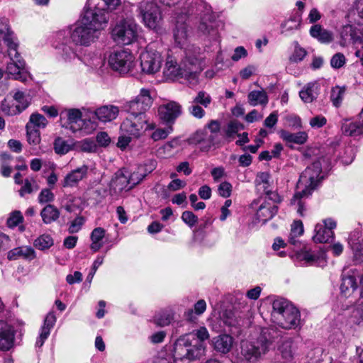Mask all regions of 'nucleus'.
Wrapping results in <instances>:
<instances>
[{"mask_svg":"<svg viewBox=\"0 0 363 363\" xmlns=\"http://www.w3.org/2000/svg\"><path fill=\"white\" fill-rule=\"evenodd\" d=\"M54 199V194L49 189H42L38 197V202L41 204L52 202Z\"/></svg>","mask_w":363,"mask_h":363,"instance_id":"nucleus-55","label":"nucleus"},{"mask_svg":"<svg viewBox=\"0 0 363 363\" xmlns=\"http://www.w3.org/2000/svg\"><path fill=\"white\" fill-rule=\"evenodd\" d=\"M24 67L25 62L23 60L14 59V61H11L8 63L6 71L9 74L12 75L17 79L18 75H19L21 71L24 69Z\"/></svg>","mask_w":363,"mask_h":363,"instance_id":"nucleus-41","label":"nucleus"},{"mask_svg":"<svg viewBox=\"0 0 363 363\" xmlns=\"http://www.w3.org/2000/svg\"><path fill=\"white\" fill-rule=\"evenodd\" d=\"M106 23L104 11L97 8L87 9L75 27L68 33L69 38L76 45L89 46L99 38L103 25Z\"/></svg>","mask_w":363,"mask_h":363,"instance_id":"nucleus-1","label":"nucleus"},{"mask_svg":"<svg viewBox=\"0 0 363 363\" xmlns=\"http://www.w3.org/2000/svg\"><path fill=\"white\" fill-rule=\"evenodd\" d=\"M299 23L296 18H290L282 23V33H286L288 31L296 30L298 28Z\"/></svg>","mask_w":363,"mask_h":363,"instance_id":"nucleus-62","label":"nucleus"},{"mask_svg":"<svg viewBox=\"0 0 363 363\" xmlns=\"http://www.w3.org/2000/svg\"><path fill=\"white\" fill-rule=\"evenodd\" d=\"M126 173L128 174V180L130 185V189H133L135 186L138 184L146 176V174L143 172L142 167H138L137 170L130 173L126 169Z\"/></svg>","mask_w":363,"mask_h":363,"instance_id":"nucleus-43","label":"nucleus"},{"mask_svg":"<svg viewBox=\"0 0 363 363\" xmlns=\"http://www.w3.org/2000/svg\"><path fill=\"white\" fill-rule=\"evenodd\" d=\"M155 123H150L146 115L129 114L121 123V133L132 135L133 138H139L147 130H154Z\"/></svg>","mask_w":363,"mask_h":363,"instance_id":"nucleus-7","label":"nucleus"},{"mask_svg":"<svg viewBox=\"0 0 363 363\" xmlns=\"http://www.w3.org/2000/svg\"><path fill=\"white\" fill-rule=\"evenodd\" d=\"M201 57L199 51L189 50L180 67L172 56L167 57L163 74L168 79L174 80L179 77L186 79L191 86L199 82V76L202 71Z\"/></svg>","mask_w":363,"mask_h":363,"instance_id":"nucleus-2","label":"nucleus"},{"mask_svg":"<svg viewBox=\"0 0 363 363\" xmlns=\"http://www.w3.org/2000/svg\"><path fill=\"white\" fill-rule=\"evenodd\" d=\"M15 40L16 38L11 40V43L13 45V46H11V45H9V43H6L8 47V55L10 57L11 61H14V59L23 60L17 50L18 44L15 41Z\"/></svg>","mask_w":363,"mask_h":363,"instance_id":"nucleus-60","label":"nucleus"},{"mask_svg":"<svg viewBox=\"0 0 363 363\" xmlns=\"http://www.w3.org/2000/svg\"><path fill=\"white\" fill-rule=\"evenodd\" d=\"M310 35L323 44H328L333 40V32L323 28L320 25L315 24L310 28Z\"/></svg>","mask_w":363,"mask_h":363,"instance_id":"nucleus-25","label":"nucleus"},{"mask_svg":"<svg viewBox=\"0 0 363 363\" xmlns=\"http://www.w3.org/2000/svg\"><path fill=\"white\" fill-rule=\"evenodd\" d=\"M140 59L141 70L147 74H154L159 72L163 62L161 53L150 45L140 54Z\"/></svg>","mask_w":363,"mask_h":363,"instance_id":"nucleus-12","label":"nucleus"},{"mask_svg":"<svg viewBox=\"0 0 363 363\" xmlns=\"http://www.w3.org/2000/svg\"><path fill=\"white\" fill-rule=\"evenodd\" d=\"M345 89L344 87L336 86L333 87L330 93V100L335 107H339L342 101Z\"/></svg>","mask_w":363,"mask_h":363,"instance_id":"nucleus-46","label":"nucleus"},{"mask_svg":"<svg viewBox=\"0 0 363 363\" xmlns=\"http://www.w3.org/2000/svg\"><path fill=\"white\" fill-rule=\"evenodd\" d=\"M356 151L355 147L352 145L346 146L340 155L341 162L346 165L351 164L354 159Z\"/></svg>","mask_w":363,"mask_h":363,"instance_id":"nucleus-45","label":"nucleus"},{"mask_svg":"<svg viewBox=\"0 0 363 363\" xmlns=\"http://www.w3.org/2000/svg\"><path fill=\"white\" fill-rule=\"evenodd\" d=\"M232 191V185L228 182H222L218 188V194L223 198H228L230 196Z\"/></svg>","mask_w":363,"mask_h":363,"instance_id":"nucleus-64","label":"nucleus"},{"mask_svg":"<svg viewBox=\"0 0 363 363\" xmlns=\"http://www.w3.org/2000/svg\"><path fill=\"white\" fill-rule=\"evenodd\" d=\"M13 99L20 108H13L11 110L7 109L9 113L11 114H19L28 107L30 101L29 95H26L21 91H17L13 94Z\"/></svg>","mask_w":363,"mask_h":363,"instance_id":"nucleus-28","label":"nucleus"},{"mask_svg":"<svg viewBox=\"0 0 363 363\" xmlns=\"http://www.w3.org/2000/svg\"><path fill=\"white\" fill-rule=\"evenodd\" d=\"M248 101L252 106L257 105L266 106L268 103L267 92L262 90H254L250 91L247 96Z\"/></svg>","mask_w":363,"mask_h":363,"instance_id":"nucleus-33","label":"nucleus"},{"mask_svg":"<svg viewBox=\"0 0 363 363\" xmlns=\"http://www.w3.org/2000/svg\"><path fill=\"white\" fill-rule=\"evenodd\" d=\"M58 37L62 42L56 46L57 54L64 62H71L77 57V45H74L68 37H65L62 32L58 34Z\"/></svg>","mask_w":363,"mask_h":363,"instance_id":"nucleus-17","label":"nucleus"},{"mask_svg":"<svg viewBox=\"0 0 363 363\" xmlns=\"http://www.w3.org/2000/svg\"><path fill=\"white\" fill-rule=\"evenodd\" d=\"M36 257L35 250L28 246L18 247L8 252L7 258L9 260H16L19 258L32 260Z\"/></svg>","mask_w":363,"mask_h":363,"instance_id":"nucleus-23","label":"nucleus"},{"mask_svg":"<svg viewBox=\"0 0 363 363\" xmlns=\"http://www.w3.org/2000/svg\"><path fill=\"white\" fill-rule=\"evenodd\" d=\"M327 123V119L322 115L315 116L310 119L309 124L313 128H320Z\"/></svg>","mask_w":363,"mask_h":363,"instance_id":"nucleus-63","label":"nucleus"},{"mask_svg":"<svg viewBox=\"0 0 363 363\" xmlns=\"http://www.w3.org/2000/svg\"><path fill=\"white\" fill-rule=\"evenodd\" d=\"M278 350L282 357L286 362H289L293 359L295 354L296 347L291 338H288L282 341L281 344L279 346Z\"/></svg>","mask_w":363,"mask_h":363,"instance_id":"nucleus-32","label":"nucleus"},{"mask_svg":"<svg viewBox=\"0 0 363 363\" xmlns=\"http://www.w3.org/2000/svg\"><path fill=\"white\" fill-rule=\"evenodd\" d=\"M83 110L87 112L89 121L91 122L92 128L96 126V119L103 123L110 122L116 119L119 113L118 108L113 105L103 106L96 110L90 108H84Z\"/></svg>","mask_w":363,"mask_h":363,"instance_id":"nucleus-14","label":"nucleus"},{"mask_svg":"<svg viewBox=\"0 0 363 363\" xmlns=\"http://www.w3.org/2000/svg\"><path fill=\"white\" fill-rule=\"evenodd\" d=\"M174 315L172 311H165L159 313L155 318V323L161 327L169 325L173 320Z\"/></svg>","mask_w":363,"mask_h":363,"instance_id":"nucleus-47","label":"nucleus"},{"mask_svg":"<svg viewBox=\"0 0 363 363\" xmlns=\"http://www.w3.org/2000/svg\"><path fill=\"white\" fill-rule=\"evenodd\" d=\"M340 37L341 46H345L350 42L356 43L359 39L354 28L351 25H346L342 28L340 32Z\"/></svg>","mask_w":363,"mask_h":363,"instance_id":"nucleus-37","label":"nucleus"},{"mask_svg":"<svg viewBox=\"0 0 363 363\" xmlns=\"http://www.w3.org/2000/svg\"><path fill=\"white\" fill-rule=\"evenodd\" d=\"M182 105L174 101H170L162 104L158 108V116L160 119L167 123L173 124L176 119L182 115Z\"/></svg>","mask_w":363,"mask_h":363,"instance_id":"nucleus-16","label":"nucleus"},{"mask_svg":"<svg viewBox=\"0 0 363 363\" xmlns=\"http://www.w3.org/2000/svg\"><path fill=\"white\" fill-rule=\"evenodd\" d=\"M84 111L85 112L84 120L82 119V112L77 108H69L62 113L61 118L62 119L63 116L66 118V121L62 124V126L69 129L73 133L82 130L84 121L89 119L87 112L84 110Z\"/></svg>","mask_w":363,"mask_h":363,"instance_id":"nucleus-15","label":"nucleus"},{"mask_svg":"<svg viewBox=\"0 0 363 363\" xmlns=\"http://www.w3.org/2000/svg\"><path fill=\"white\" fill-rule=\"evenodd\" d=\"M109 187L111 192L114 194L131 189L128 180L126 169H119L115 173L110 182Z\"/></svg>","mask_w":363,"mask_h":363,"instance_id":"nucleus-20","label":"nucleus"},{"mask_svg":"<svg viewBox=\"0 0 363 363\" xmlns=\"http://www.w3.org/2000/svg\"><path fill=\"white\" fill-rule=\"evenodd\" d=\"M192 140L194 143L201 144L202 149L208 150L212 147L208 140V130L206 129L197 131Z\"/></svg>","mask_w":363,"mask_h":363,"instance_id":"nucleus-42","label":"nucleus"},{"mask_svg":"<svg viewBox=\"0 0 363 363\" xmlns=\"http://www.w3.org/2000/svg\"><path fill=\"white\" fill-rule=\"evenodd\" d=\"M318 85L315 82L307 84L299 92L301 99L305 103H311L318 97Z\"/></svg>","mask_w":363,"mask_h":363,"instance_id":"nucleus-30","label":"nucleus"},{"mask_svg":"<svg viewBox=\"0 0 363 363\" xmlns=\"http://www.w3.org/2000/svg\"><path fill=\"white\" fill-rule=\"evenodd\" d=\"M184 336H191V340H194V341H201L203 343H204V340L209 338L208 332L205 327H201L198 330H194L191 333Z\"/></svg>","mask_w":363,"mask_h":363,"instance_id":"nucleus-49","label":"nucleus"},{"mask_svg":"<svg viewBox=\"0 0 363 363\" xmlns=\"http://www.w3.org/2000/svg\"><path fill=\"white\" fill-rule=\"evenodd\" d=\"M357 288V282L353 275H343L340 285V291L345 296H349Z\"/></svg>","mask_w":363,"mask_h":363,"instance_id":"nucleus-34","label":"nucleus"},{"mask_svg":"<svg viewBox=\"0 0 363 363\" xmlns=\"http://www.w3.org/2000/svg\"><path fill=\"white\" fill-rule=\"evenodd\" d=\"M321 172L320 162L315 161L301 173L297 183L298 191L294 194V200L308 197L311 194L323 179V177L320 176Z\"/></svg>","mask_w":363,"mask_h":363,"instance_id":"nucleus-6","label":"nucleus"},{"mask_svg":"<svg viewBox=\"0 0 363 363\" xmlns=\"http://www.w3.org/2000/svg\"><path fill=\"white\" fill-rule=\"evenodd\" d=\"M182 220L190 228H192L197 223L198 218L191 211H186L182 215Z\"/></svg>","mask_w":363,"mask_h":363,"instance_id":"nucleus-59","label":"nucleus"},{"mask_svg":"<svg viewBox=\"0 0 363 363\" xmlns=\"http://www.w3.org/2000/svg\"><path fill=\"white\" fill-rule=\"evenodd\" d=\"M188 111L193 117L198 119L203 118L206 115L203 107L194 101H191V104L188 107Z\"/></svg>","mask_w":363,"mask_h":363,"instance_id":"nucleus-53","label":"nucleus"},{"mask_svg":"<svg viewBox=\"0 0 363 363\" xmlns=\"http://www.w3.org/2000/svg\"><path fill=\"white\" fill-rule=\"evenodd\" d=\"M27 132V140L29 144L36 145L40 142V133L39 130L26 125Z\"/></svg>","mask_w":363,"mask_h":363,"instance_id":"nucleus-50","label":"nucleus"},{"mask_svg":"<svg viewBox=\"0 0 363 363\" xmlns=\"http://www.w3.org/2000/svg\"><path fill=\"white\" fill-rule=\"evenodd\" d=\"M189 30L185 22L177 21L176 27L174 30V38L175 43L182 48L188 41Z\"/></svg>","mask_w":363,"mask_h":363,"instance_id":"nucleus-26","label":"nucleus"},{"mask_svg":"<svg viewBox=\"0 0 363 363\" xmlns=\"http://www.w3.org/2000/svg\"><path fill=\"white\" fill-rule=\"evenodd\" d=\"M56 316L53 312H50L45 318L43 325L40 329L39 337H38L35 347H41L45 341L50 335V330L53 328L56 322Z\"/></svg>","mask_w":363,"mask_h":363,"instance_id":"nucleus-21","label":"nucleus"},{"mask_svg":"<svg viewBox=\"0 0 363 363\" xmlns=\"http://www.w3.org/2000/svg\"><path fill=\"white\" fill-rule=\"evenodd\" d=\"M108 65L113 70L120 74H127L135 67V57L128 50H118L109 55Z\"/></svg>","mask_w":363,"mask_h":363,"instance_id":"nucleus-11","label":"nucleus"},{"mask_svg":"<svg viewBox=\"0 0 363 363\" xmlns=\"http://www.w3.org/2000/svg\"><path fill=\"white\" fill-rule=\"evenodd\" d=\"M23 220V216L19 211L12 212L7 220V225L9 228H14L17 226Z\"/></svg>","mask_w":363,"mask_h":363,"instance_id":"nucleus-56","label":"nucleus"},{"mask_svg":"<svg viewBox=\"0 0 363 363\" xmlns=\"http://www.w3.org/2000/svg\"><path fill=\"white\" fill-rule=\"evenodd\" d=\"M113 40L122 45H130L138 36V26L134 21L125 19L118 22L112 30Z\"/></svg>","mask_w":363,"mask_h":363,"instance_id":"nucleus-9","label":"nucleus"},{"mask_svg":"<svg viewBox=\"0 0 363 363\" xmlns=\"http://www.w3.org/2000/svg\"><path fill=\"white\" fill-rule=\"evenodd\" d=\"M244 126L238 121H231L228 123L225 130V135L229 142L232 141L235 135H238V132L242 130Z\"/></svg>","mask_w":363,"mask_h":363,"instance_id":"nucleus-39","label":"nucleus"},{"mask_svg":"<svg viewBox=\"0 0 363 363\" xmlns=\"http://www.w3.org/2000/svg\"><path fill=\"white\" fill-rule=\"evenodd\" d=\"M47 123L48 121L44 116L39 113H33L26 125L38 130L39 128H44Z\"/></svg>","mask_w":363,"mask_h":363,"instance_id":"nucleus-44","label":"nucleus"},{"mask_svg":"<svg viewBox=\"0 0 363 363\" xmlns=\"http://www.w3.org/2000/svg\"><path fill=\"white\" fill-rule=\"evenodd\" d=\"M14 333L11 325L0 320V350H9L13 345Z\"/></svg>","mask_w":363,"mask_h":363,"instance_id":"nucleus-22","label":"nucleus"},{"mask_svg":"<svg viewBox=\"0 0 363 363\" xmlns=\"http://www.w3.org/2000/svg\"><path fill=\"white\" fill-rule=\"evenodd\" d=\"M303 233V225L301 220H295L291 225L290 233V242L293 244L295 243V238L301 235Z\"/></svg>","mask_w":363,"mask_h":363,"instance_id":"nucleus-52","label":"nucleus"},{"mask_svg":"<svg viewBox=\"0 0 363 363\" xmlns=\"http://www.w3.org/2000/svg\"><path fill=\"white\" fill-rule=\"evenodd\" d=\"M333 231L327 229L323 224L318 223L315 227V235L313 237V240L315 242H328L333 238Z\"/></svg>","mask_w":363,"mask_h":363,"instance_id":"nucleus-31","label":"nucleus"},{"mask_svg":"<svg viewBox=\"0 0 363 363\" xmlns=\"http://www.w3.org/2000/svg\"><path fill=\"white\" fill-rule=\"evenodd\" d=\"M306 54L307 52L306 51V50L297 45L295 47L293 54L289 58L290 61L293 62H301L306 57Z\"/></svg>","mask_w":363,"mask_h":363,"instance_id":"nucleus-58","label":"nucleus"},{"mask_svg":"<svg viewBox=\"0 0 363 363\" xmlns=\"http://www.w3.org/2000/svg\"><path fill=\"white\" fill-rule=\"evenodd\" d=\"M206 310V303L203 299L199 300L194 305L193 309H189L184 313V317L189 321L193 322L197 316L202 315Z\"/></svg>","mask_w":363,"mask_h":363,"instance_id":"nucleus-35","label":"nucleus"},{"mask_svg":"<svg viewBox=\"0 0 363 363\" xmlns=\"http://www.w3.org/2000/svg\"><path fill=\"white\" fill-rule=\"evenodd\" d=\"M272 320L281 328L295 329L300 325L299 311L285 298H275L272 302Z\"/></svg>","mask_w":363,"mask_h":363,"instance_id":"nucleus-4","label":"nucleus"},{"mask_svg":"<svg viewBox=\"0 0 363 363\" xmlns=\"http://www.w3.org/2000/svg\"><path fill=\"white\" fill-rule=\"evenodd\" d=\"M346 59L341 52L335 54L330 60V65L333 68L339 69L345 65Z\"/></svg>","mask_w":363,"mask_h":363,"instance_id":"nucleus-57","label":"nucleus"},{"mask_svg":"<svg viewBox=\"0 0 363 363\" xmlns=\"http://www.w3.org/2000/svg\"><path fill=\"white\" fill-rule=\"evenodd\" d=\"M152 104V98L150 91L147 89H142L140 94L133 100L126 102L124 110L130 115H146L147 111Z\"/></svg>","mask_w":363,"mask_h":363,"instance_id":"nucleus-13","label":"nucleus"},{"mask_svg":"<svg viewBox=\"0 0 363 363\" xmlns=\"http://www.w3.org/2000/svg\"><path fill=\"white\" fill-rule=\"evenodd\" d=\"M88 170L89 167L86 164H83L81 167L72 170L64 177L62 181V186L64 188H72L77 186L81 181L86 178Z\"/></svg>","mask_w":363,"mask_h":363,"instance_id":"nucleus-19","label":"nucleus"},{"mask_svg":"<svg viewBox=\"0 0 363 363\" xmlns=\"http://www.w3.org/2000/svg\"><path fill=\"white\" fill-rule=\"evenodd\" d=\"M40 216L45 224H50L59 218L60 211L55 206L48 204L43 208Z\"/></svg>","mask_w":363,"mask_h":363,"instance_id":"nucleus-36","label":"nucleus"},{"mask_svg":"<svg viewBox=\"0 0 363 363\" xmlns=\"http://www.w3.org/2000/svg\"><path fill=\"white\" fill-rule=\"evenodd\" d=\"M84 218L82 216L77 217L73 221L71 222L69 227V233H76L80 230L84 223Z\"/></svg>","mask_w":363,"mask_h":363,"instance_id":"nucleus-61","label":"nucleus"},{"mask_svg":"<svg viewBox=\"0 0 363 363\" xmlns=\"http://www.w3.org/2000/svg\"><path fill=\"white\" fill-rule=\"evenodd\" d=\"M278 207L275 204L268 202H264L259 207L256 217L259 221L265 223L267 220L272 218L277 213Z\"/></svg>","mask_w":363,"mask_h":363,"instance_id":"nucleus-24","label":"nucleus"},{"mask_svg":"<svg viewBox=\"0 0 363 363\" xmlns=\"http://www.w3.org/2000/svg\"><path fill=\"white\" fill-rule=\"evenodd\" d=\"M206 345L201 341H194L191 336H182L174 344L173 357L174 362H191L204 355Z\"/></svg>","mask_w":363,"mask_h":363,"instance_id":"nucleus-5","label":"nucleus"},{"mask_svg":"<svg viewBox=\"0 0 363 363\" xmlns=\"http://www.w3.org/2000/svg\"><path fill=\"white\" fill-rule=\"evenodd\" d=\"M53 239L48 234H43L40 235L33 242L34 247L42 251L49 249L53 245Z\"/></svg>","mask_w":363,"mask_h":363,"instance_id":"nucleus-40","label":"nucleus"},{"mask_svg":"<svg viewBox=\"0 0 363 363\" xmlns=\"http://www.w3.org/2000/svg\"><path fill=\"white\" fill-rule=\"evenodd\" d=\"M172 132L171 126L167 128H157L151 135V138L154 141H158L167 138V136Z\"/></svg>","mask_w":363,"mask_h":363,"instance_id":"nucleus-54","label":"nucleus"},{"mask_svg":"<svg viewBox=\"0 0 363 363\" xmlns=\"http://www.w3.org/2000/svg\"><path fill=\"white\" fill-rule=\"evenodd\" d=\"M281 335V332L274 327L263 328L256 340L242 342L241 354L247 361H256L266 354L272 343Z\"/></svg>","mask_w":363,"mask_h":363,"instance_id":"nucleus-3","label":"nucleus"},{"mask_svg":"<svg viewBox=\"0 0 363 363\" xmlns=\"http://www.w3.org/2000/svg\"><path fill=\"white\" fill-rule=\"evenodd\" d=\"M280 136L288 143H294L298 145L304 144L308 138L307 133L303 131L291 133L286 130H281L280 132Z\"/></svg>","mask_w":363,"mask_h":363,"instance_id":"nucleus-29","label":"nucleus"},{"mask_svg":"<svg viewBox=\"0 0 363 363\" xmlns=\"http://www.w3.org/2000/svg\"><path fill=\"white\" fill-rule=\"evenodd\" d=\"M341 130L349 136L363 135V108L355 120L344 118L341 121Z\"/></svg>","mask_w":363,"mask_h":363,"instance_id":"nucleus-18","label":"nucleus"},{"mask_svg":"<svg viewBox=\"0 0 363 363\" xmlns=\"http://www.w3.org/2000/svg\"><path fill=\"white\" fill-rule=\"evenodd\" d=\"M54 149L57 154L65 155L71 150V145L61 138H57L54 142Z\"/></svg>","mask_w":363,"mask_h":363,"instance_id":"nucleus-51","label":"nucleus"},{"mask_svg":"<svg viewBox=\"0 0 363 363\" xmlns=\"http://www.w3.org/2000/svg\"><path fill=\"white\" fill-rule=\"evenodd\" d=\"M192 101L206 108L211 104L212 98L207 92L199 91L194 97Z\"/></svg>","mask_w":363,"mask_h":363,"instance_id":"nucleus-48","label":"nucleus"},{"mask_svg":"<svg viewBox=\"0 0 363 363\" xmlns=\"http://www.w3.org/2000/svg\"><path fill=\"white\" fill-rule=\"evenodd\" d=\"M196 13L200 17L199 30L204 34L211 35L213 37L217 35L216 30L215 14L211 10V7L202 0H197Z\"/></svg>","mask_w":363,"mask_h":363,"instance_id":"nucleus-10","label":"nucleus"},{"mask_svg":"<svg viewBox=\"0 0 363 363\" xmlns=\"http://www.w3.org/2000/svg\"><path fill=\"white\" fill-rule=\"evenodd\" d=\"M105 230L102 228H96L91 233V244L90 248L94 252L99 251L103 246L102 240L105 235Z\"/></svg>","mask_w":363,"mask_h":363,"instance_id":"nucleus-38","label":"nucleus"},{"mask_svg":"<svg viewBox=\"0 0 363 363\" xmlns=\"http://www.w3.org/2000/svg\"><path fill=\"white\" fill-rule=\"evenodd\" d=\"M214 349L220 353L226 354L232 348L233 340L228 335H221L213 338Z\"/></svg>","mask_w":363,"mask_h":363,"instance_id":"nucleus-27","label":"nucleus"},{"mask_svg":"<svg viewBox=\"0 0 363 363\" xmlns=\"http://www.w3.org/2000/svg\"><path fill=\"white\" fill-rule=\"evenodd\" d=\"M138 11L145 26L157 32L160 29L162 18L156 4L143 0L139 3Z\"/></svg>","mask_w":363,"mask_h":363,"instance_id":"nucleus-8","label":"nucleus"}]
</instances>
